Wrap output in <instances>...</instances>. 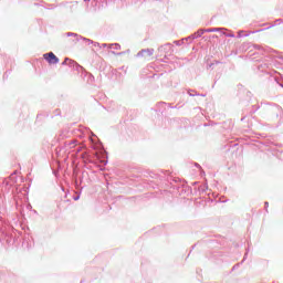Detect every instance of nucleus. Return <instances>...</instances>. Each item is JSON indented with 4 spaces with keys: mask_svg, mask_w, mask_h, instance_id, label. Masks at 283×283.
<instances>
[{
    "mask_svg": "<svg viewBox=\"0 0 283 283\" xmlns=\"http://www.w3.org/2000/svg\"><path fill=\"white\" fill-rule=\"evenodd\" d=\"M43 57L50 65H56L59 63V57L53 52L45 53Z\"/></svg>",
    "mask_w": 283,
    "mask_h": 283,
    "instance_id": "nucleus-1",
    "label": "nucleus"
},
{
    "mask_svg": "<svg viewBox=\"0 0 283 283\" xmlns=\"http://www.w3.org/2000/svg\"><path fill=\"white\" fill-rule=\"evenodd\" d=\"M137 56H144V59H149L154 56V49H143L137 53Z\"/></svg>",
    "mask_w": 283,
    "mask_h": 283,
    "instance_id": "nucleus-2",
    "label": "nucleus"
},
{
    "mask_svg": "<svg viewBox=\"0 0 283 283\" xmlns=\"http://www.w3.org/2000/svg\"><path fill=\"white\" fill-rule=\"evenodd\" d=\"M226 28H210V29H200L199 36H202L205 32H227Z\"/></svg>",
    "mask_w": 283,
    "mask_h": 283,
    "instance_id": "nucleus-3",
    "label": "nucleus"
},
{
    "mask_svg": "<svg viewBox=\"0 0 283 283\" xmlns=\"http://www.w3.org/2000/svg\"><path fill=\"white\" fill-rule=\"evenodd\" d=\"M66 36H74L75 41L78 43V41H81L82 35H78L77 33H73V32H67L65 33Z\"/></svg>",
    "mask_w": 283,
    "mask_h": 283,
    "instance_id": "nucleus-4",
    "label": "nucleus"
},
{
    "mask_svg": "<svg viewBox=\"0 0 283 283\" xmlns=\"http://www.w3.org/2000/svg\"><path fill=\"white\" fill-rule=\"evenodd\" d=\"M80 41H83L84 43H87V45H94V41L87 38H82L80 39Z\"/></svg>",
    "mask_w": 283,
    "mask_h": 283,
    "instance_id": "nucleus-5",
    "label": "nucleus"
},
{
    "mask_svg": "<svg viewBox=\"0 0 283 283\" xmlns=\"http://www.w3.org/2000/svg\"><path fill=\"white\" fill-rule=\"evenodd\" d=\"M200 36H202V35H200V29H199L196 33L189 35L188 39H191V40L200 39Z\"/></svg>",
    "mask_w": 283,
    "mask_h": 283,
    "instance_id": "nucleus-6",
    "label": "nucleus"
},
{
    "mask_svg": "<svg viewBox=\"0 0 283 283\" xmlns=\"http://www.w3.org/2000/svg\"><path fill=\"white\" fill-rule=\"evenodd\" d=\"M109 49L112 50H120V44L118 43H114V44H109Z\"/></svg>",
    "mask_w": 283,
    "mask_h": 283,
    "instance_id": "nucleus-7",
    "label": "nucleus"
},
{
    "mask_svg": "<svg viewBox=\"0 0 283 283\" xmlns=\"http://www.w3.org/2000/svg\"><path fill=\"white\" fill-rule=\"evenodd\" d=\"M185 41H189V38H185V39H181V40H177V41H175V43H176L177 45H182V43H185Z\"/></svg>",
    "mask_w": 283,
    "mask_h": 283,
    "instance_id": "nucleus-8",
    "label": "nucleus"
},
{
    "mask_svg": "<svg viewBox=\"0 0 283 283\" xmlns=\"http://www.w3.org/2000/svg\"><path fill=\"white\" fill-rule=\"evenodd\" d=\"M223 34L226 36H229L230 39H235V34H233V33H226V32H223Z\"/></svg>",
    "mask_w": 283,
    "mask_h": 283,
    "instance_id": "nucleus-9",
    "label": "nucleus"
},
{
    "mask_svg": "<svg viewBox=\"0 0 283 283\" xmlns=\"http://www.w3.org/2000/svg\"><path fill=\"white\" fill-rule=\"evenodd\" d=\"M93 45H94V48H99L101 49V43H98V42H94Z\"/></svg>",
    "mask_w": 283,
    "mask_h": 283,
    "instance_id": "nucleus-10",
    "label": "nucleus"
},
{
    "mask_svg": "<svg viewBox=\"0 0 283 283\" xmlns=\"http://www.w3.org/2000/svg\"><path fill=\"white\" fill-rule=\"evenodd\" d=\"M112 54H116L117 56H123V52L116 53V52L112 51Z\"/></svg>",
    "mask_w": 283,
    "mask_h": 283,
    "instance_id": "nucleus-11",
    "label": "nucleus"
},
{
    "mask_svg": "<svg viewBox=\"0 0 283 283\" xmlns=\"http://www.w3.org/2000/svg\"><path fill=\"white\" fill-rule=\"evenodd\" d=\"M242 32H244V31H239L238 32V39H242Z\"/></svg>",
    "mask_w": 283,
    "mask_h": 283,
    "instance_id": "nucleus-12",
    "label": "nucleus"
},
{
    "mask_svg": "<svg viewBox=\"0 0 283 283\" xmlns=\"http://www.w3.org/2000/svg\"><path fill=\"white\" fill-rule=\"evenodd\" d=\"M67 61H70L69 57H66V59L63 61L62 65H67Z\"/></svg>",
    "mask_w": 283,
    "mask_h": 283,
    "instance_id": "nucleus-13",
    "label": "nucleus"
},
{
    "mask_svg": "<svg viewBox=\"0 0 283 283\" xmlns=\"http://www.w3.org/2000/svg\"><path fill=\"white\" fill-rule=\"evenodd\" d=\"M101 48H109V44L103 43V44H101Z\"/></svg>",
    "mask_w": 283,
    "mask_h": 283,
    "instance_id": "nucleus-14",
    "label": "nucleus"
},
{
    "mask_svg": "<svg viewBox=\"0 0 283 283\" xmlns=\"http://www.w3.org/2000/svg\"><path fill=\"white\" fill-rule=\"evenodd\" d=\"M189 96H198V94H192L191 91H188Z\"/></svg>",
    "mask_w": 283,
    "mask_h": 283,
    "instance_id": "nucleus-15",
    "label": "nucleus"
},
{
    "mask_svg": "<svg viewBox=\"0 0 283 283\" xmlns=\"http://www.w3.org/2000/svg\"><path fill=\"white\" fill-rule=\"evenodd\" d=\"M81 196L73 197V200H78Z\"/></svg>",
    "mask_w": 283,
    "mask_h": 283,
    "instance_id": "nucleus-16",
    "label": "nucleus"
},
{
    "mask_svg": "<svg viewBox=\"0 0 283 283\" xmlns=\"http://www.w3.org/2000/svg\"><path fill=\"white\" fill-rule=\"evenodd\" d=\"M248 253H249V252H247V253L244 254V260H247V255H248Z\"/></svg>",
    "mask_w": 283,
    "mask_h": 283,
    "instance_id": "nucleus-17",
    "label": "nucleus"
},
{
    "mask_svg": "<svg viewBox=\"0 0 283 283\" xmlns=\"http://www.w3.org/2000/svg\"><path fill=\"white\" fill-rule=\"evenodd\" d=\"M265 207H269V202L265 201Z\"/></svg>",
    "mask_w": 283,
    "mask_h": 283,
    "instance_id": "nucleus-18",
    "label": "nucleus"
},
{
    "mask_svg": "<svg viewBox=\"0 0 283 283\" xmlns=\"http://www.w3.org/2000/svg\"><path fill=\"white\" fill-rule=\"evenodd\" d=\"M84 1H90V0H84Z\"/></svg>",
    "mask_w": 283,
    "mask_h": 283,
    "instance_id": "nucleus-19",
    "label": "nucleus"
}]
</instances>
